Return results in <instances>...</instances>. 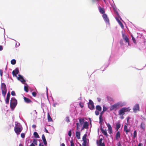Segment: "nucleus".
<instances>
[{
	"instance_id": "obj_1",
	"label": "nucleus",
	"mask_w": 146,
	"mask_h": 146,
	"mask_svg": "<svg viewBox=\"0 0 146 146\" xmlns=\"http://www.w3.org/2000/svg\"><path fill=\"white\" fill-rule=\"evenodd\" d=\"M17 104V100L14 97L11 98L10 103V107L12 110H14Z\"/></svg>"
},
{
	"instance_id": "obj_2",
	"label": "nucleus",
	"mask_w": 146,
	"mask_h": 146,
	"mask_svg": "<svg viewBox=\"0 0 146 146\" xmlns=\"http://www.w3.org/2000/svg\"><path fill=\"white\" fill-rule=\"evenodd\" d=\"M130 109L129 108H123L120 109L119 111V115H123L124 114L125 112H126L127 111H130Z\"/></svg>"
},
{
	"instance_id": "obj_3",
	"label": "nucleus",
	"mask_w": 146,
	"mask_h": 146,
	"mask_svg": "<svg viewBox=\"0 0 146 146\" xmlns=\"http://www.w3.org/2000/svg\"><path fill=\"white\" fill-rule=\"evenodd\" d=\"M16 125H17L16 124ZM14 129L15 132L17 134V135H19L20 134V133L23 130V127H19L15 126L14 127Z\"/></svg>"
},
{
	"instance_id": "obj_4",
	"label": "nucleus",
	"mask_w": 146,
	"mask_h": 146,
	"mask_svg": "<svg viewBox=\"0 0 146 146\" xmlns=\"http://www.w3.org/2000/svg\"><path fill=\"white\" fill-rule=\"evenodd\" d=\"M88 105V108L90 110H93L94 109V103L91 100H89Z\"/></svg>"
},
{
	"instance_id": "obj_5",
	"label": "nucleus",
	"mask_w": 146,
	"mask_h": 146,
	"mask_svg": "<svg viewBox=\"0 0 146 146\" xmlns=\"http://www.w3.org/2000/svg\"><path fill=\"white\" fill-rule=\"evenodd\" d=\"M119 104L118 103L114 104L110 107V110H112L114 109H117L119 108Z\"/></svg>"
},
{
	"instance_id": "obj_6",
	"label": "nucleus",
	"mask_w": 146,
	"mask_h": 146,
	"mask_svg": "<svg viewBox=\"0 0 146 146\" xmlns=\"http://www.w3.org/2000/svg\"><path fill=\"white\" fill-rule=\"evenodd\" d=\"M102 17L105 21V22L109 24V20L107 15L106 14H104L102 15Z\"/></svg>"
},
{
	"instance_id": "obj_7",
	"label": "nucleus",
	"mask_w": 146,
	"mask_h": 146,
	"mask_svg": "<svg viewBox=\"0 0 146 146\" xmlns=\"http://www.w3.org/2000/svg\"><path fill=\"white\" fill-rule=\"evenodd\" d=\"M19 77H17V79L20 81L22 83L25 84V80H24L23 78L21 75L19 74L18 75Z\"/></svg>"
},
{
	"instance_id": "obj_8",
	"label": "nucleus",
	"mask_w": 146,
	"mask_h": 146,
	"mask_svg": "<svg viewBox=\"0 0 146 146\" xmlns=\"http://www.w3.org/2000/svg\"><path fill=\"white\" fill-rule=\"evenodd\" d=\"M86 137L87 134H85L82 138V140L83 141V142L82 143L83 146H85L86 143Z\"/></svg>"
},
{
	"instance_id": "obj_9",
	"label": "nucleus",
	"mask_w": 146,
	"mask_h": 146,
	"mask_svg": "<svg viewBox=\"0 0 146 146\" xmlns=\"http://www.w3.org/2000/svg\"><path fill=\"white\" fill-rule=\"evenodd\" d=\"M133 111L135 113L137 112V110H139V106L138 104H135L133 108Z\"/></svg>"
},
{
	"instance_id": "obj_10",
	"label": "nucleus",
	"mask_w": 146,
	"mask_h": 146,
	"mask_svg": "<svg viewBox=\"0 0 146 146\" xmlns=\"http://www.w3.org/2000/svg\"><path fill=\"white\" fill-rule=\"evenodd\" d=\"M100 130L101 131H102V133L105 135L106 137H108V135L107 133V130L106 129H105V130H104L102 126H101V127L100 128Z\"/></svg>"
},
{
	"instance_id": "obj_11",
	"label": "nucleus",
	"mask_w": 146,
	"mask_h": 146,
	"mask_svg": "<svg viewBox=\"0 0 146 146\" xmlns=\"http://www.w3.org/2000/svg\"><path fill=\"white\" fill-rule=\"evenodd\" d=\"M10 94L9 92L7 94V98L5 100L6 103L7 104H9V100L10 97Z\"/></svg>"
},
{
	"instance_id": "obj_12",
	"label": "nucleus",
	"mask_w": 146,
	"mask_h": 146,
	"mask_svg": "<svg viewBox=\"0 0 146 146\" xmlns=\"http://www.w3.org/2000/svg\"><path fill=\"white\" fill-rule=\"evenodd\" d=\"M107 126L108 127L109 133L110 134H111L112 133V130L111 127L109 123L107 124Z\"/></svg>"
},
{
	"instance_id": "obj_13",
	"label": "nucleus",
	"mask_w": 146,
	"mask_h": 146,
	"mask_svg": "<svg viewBox=\"0 0 146 146\" xmlns=\"http://www.w3.org/2000/svg\"><path fill=\"white\" fill-rule=\"evenodd\" d=\"M122 37L123 39H124L125 40V42H127L128 44H129V40L128 38L127 37V36L125 35L124 34H123Z\"/></svg>"
},
{
	"instance_id": "obj_14",
	"label": "nucleus",
	"mask_w": 146,
	"mask_h": 146,
	"mask_svg": "<svg viewBox=\"0 0 146 146\" xmlns=\"http://www.w3.org/2000/svg\"><path fill=\"white\" fill-rule=\"evenodd\" d=\"M19 72V70L17 68H16L15 70H13L12 72V74L13 76H17V74H18Z\"/></svg>"
},
{
	"instance_id": "obj_15",
	"label": "nucleus",
	"mask_w": 146,
	"mask_h": 146,
	"mask_svg": "<svg viewBox=\"0 0 146 146\" xmlns=\"http://www.w3.org/2000/svg\"><path fill=\"white\" fill-rule=\"evenodd\" d=\"M23 99H24V101L27 103H30L32 102V101L29 98L24 97Z\"/></svg>"
},
{
	"instance_id": "obj_16",
	"label": "nucleus",
	"mask_w": 146,
	"mask_h": 146,
	"mask_svg": "<svg viewBox=\"0 0 146 146\" xmlns=\"http://www.w3.org/2000/svg\"><path fill=\"white\" fill-rule=\"evenodd\" d=\"M89 124L87 121H85L82 130L84 129H87L88 128Z\"/></svg>"
},
{
	"instance_id": "obj_17",
	"label": "nucleus",
	"mask_w": 146,
	"mask_h": 146,
	"mask_svg": "<svg viewBox=\"0 0 146 146\" xmlns=\"http://www.w3.org/2000/svg\"><path fill=\"white\" fill-rule=\"evenodd\" d=\"M1 88L2 91L7 90L6 86L4 83H1Z\"/></svg>"
},
{
	"instance_id": "obj_18",
	"label": "nucleus",
	"mask_w": 146,
	"mask_h": 146,
	"mask_svg": "<svg viewBox=\"0 0 146 146\" xmlns=\"http://www.w3.org/2000/svg\"><path fill=\"white\" fill-rule=\"evenodd\" d=\"M42 139L43 140L44 143L45 145H46L47 144V142L46 141L45 136L44 134H43L42 135Z\"/></svg>"
},
{
	"instance_id": "obj_19",
	"label": "nucleus",
	"mask_w": 146,
	"mask_h": 146,
	"mask_svg": "<svg viewBox=\"0 0 146 146\" xmlns=\"http://www.w3.org/2000/svg\"><path fill=\"white\" fill-rule=\"evenodd\" d=\"M98 9L100 13L102 14H104L105 11L103 8H102L100 6H99L98 7Z\"/></svg>"
},
{
	"instance_id": "obj_20",
	"label": "nucleus",
	"mask_w": 146,
	"mask_h": 146,
	"mask_svg": "<svg viewBox=\"0 0 146 146\" xmlns=\"http://www.w3.org/2000/svg\"><path fill=\"white\" fill-rule=\"evenodd\" d=\"M127 125H125L124 127V130L125 131L126 134H127L130 131L129 129H127Z\"/></svg>"
},
{
	"instance_id": "obj_21",
	"label": "nucleus",
	"mask_w": 146,
	"mask_h": 146,
	"mask_svg": "<svg viewBox=\"0 0 146 146\" xmlns=\"http://www.w3.org/2000/svg\"><path fill=\"white\" fill-rule=\"evenodd\" d=\"M76 136L78 139H80V133L79 131H76Z\"/></svg>"
},
{
	"instance_id": "obj_22",
	"label": "nucleus",
	"mask_w": 146,
	"mask_h": 146,
	"mask_svg": "<svg viewBox=\"0 0 146 146\" xmlns=\"http://www.w3.org/2000/svg\"><path fill=\"white\" fill-rule=\"evenodd\" d=\"M116 139L117 140L120 137V134L119 131H118L116 135L115 136Z\"/></svg>"
},
{
	"instance_id": "obj_23",
	"label": "nucleus",
	"mask_w": 146,
	"mask_h": 146,
	"mask_svg": "<svg viewBox=\"0 0 146 146\" xmlns=\"http://www.w3.org/2000/svg\"><path fill=\"white\" fill-rule=\"evenodd\" d=\"M140 127L141 129L144 130L145 129V124L144 123L142 122L141 124Z\"/></svg>"
},
{
	"instance_id": "obj_24",
	"label": "nucleus",
	"mask_w": 146,
	"mask_h": 146,
	"mask_svg": "<svg viewBox=\"0 0 146 146\" xmlns=\"http://www.w3.org/2000/svg\"><path fill=\"white\" fill-rule=\"evenodd\" d=\"M47 116L48 121L49 122L52 121L53 120L48 113Z\"/></svg>"
},
{
	"instance_id": "obj_25",
	"label": "nucleus",
	"mask_w": 146,
	"mask_h": 146,
	"mask_svg": "<svg viewBox=\"0 0 146 146\" xmlns=\"http://www.w3.org/2000/svg\"><path fill=\"white\" fill-rule=\"evenodd\" d=\"M121 126L119 122L117 123L116 124V130L117 131Z\"/></svg>"
},
{
	"instance_id": "obj_26",
	"label": "nucleus",
	"mask_w": 146,
	"mask_h": 146,
	"mask_svg": "<svg viewBox=\"0 0 146 146\" xmlns=\"http://www.w3.org/2000/svg\"><path fill=\"white\" fill-rule=\"evenodd\" d=\"M33 134H34V135L35 137L36 138H39V136L38 135V133L36 132H34Z\"/></svg>"
},
{
	"instance_id": "obj_27",
	"label": "nucleus",
	"mask_w": 146,
	"mask_h": 146,
	"mask_svg": "<svg viewBox=\"0 0 146 146\" xmlns=\"http://www.w3.org/2000/svg\"><path fill=\"white\" fill-rule=\"evenodd\" d=\"M102 138H101L98 141H97V144L98 145H100V144H102V143H102Z\"/></svg>"
},
{
	"instance_id": "obj_28",
	"label": "nucleus",
	"mask_w": 146,
	"mask_h": 146,
	"mask_svg": "<svg viewBox=\"0 0 146 146\" xmlns=\"http://www.w3.org/2000/svg\"><path fill=\"white\" fill-rule=\"evenodd\" d=\"M96 110L99 111H101L102 110L101 107L99 105H97L96 106Z\"/></svg>"
},
{
	"instance_id": "obj_29",
	"label": "nucleus",
	"mask_w": 146,
	"mask_h": 146,
	"mask_svg": "<svg viewBox=\"0 0 146 146\" xmlns=\"http://www.w3.org/2000/svg\"><path fill=\"white\" fill-rule=\"evenodd\" d=\"M84 119L81 118L79 119L80 123L81 125H82V124H83L84 122Z\"/></svg>"
},
{
	"instance_id": "obj_30",
	"label": "nucleus",
	"mask_w": 146,
	"mask_h": 146,
	"mask_svg": "<svg viewBox=\"0 0 146 146\" xmlns=\"http://www.w3.org/2000/svg\"><path fill=\"white\" fill-rule=\"evenodd\" d=\"M118 23H119V25L121 27V28L122 29H123V28L124 27V26H123V24L122 23H121V22L120 21H118Z\"/></svg>"
},
{
	"instance_id": "obj_31",
	"label": "nucleus",
	"mask_w": 146,
	"mask_h": 146,
	"mask_svg": "<svg viewBox=\"0 0 146 146\" xmlns=\"http://www.w3.org/2000/svg\"><path fill=\"white\" fill-rule=\"evenodd\" d=\"M99 120H100L99 123L100 124H101L102 123V121H103V119L102 117V116H101V115H100Z\"/></svg>"
},
{
	"instance_id": "obj_32",
	"label": "nucleus",
	"mask_w": 146,
	"mask_h": 146,
	"mask_svg": "<svg viewBox=\"0 0 146 146\" xmlns=\"http://www.w3.org/2000/svg\"><path fill=\"white\" fill-rule=\"evenodd\" d=\"M11 63L13 65L15 64L16 63V61L15 59H12L11 61Z\"/></svg>"
},
{
	"instance_id": "obj_33",
	"label": "nucleus",
	"mask_w": 146,
	"mask_h": 146,
	"mask_svg": "<svg viewBox=\"0 0 146 146\" xmlns=\"http://www.w3.org/2000/svg\"><path fill=\"white\" fill-rule=\"evenodd\" d=\"M24 89L26 92H29L28 86H25L24 87Z\"/></svg>"
},
{
	"instance_id": "obj_34",
	"label": "nucleus",
	"mask_w": 146,
	"mask_h": 146,
	"mask_svg": "<svg viewBox=\"0 0 146 146\" xmlns=\"http://www.w3.org/2000/svg\"><path fill=\"white\" fill-rule=\"evenodd\" d=\"M137 135V133L136 130H135L134 131V133H133V138L134 139H135V137H136Z\"/></svg>"
},
{
	"instance_id": "obj_35",
	"label": "nucleus",
	"mask_w": 146,
	"mask_h": 146,
	"mask_svg": "<svg viewBox=\"0 0 146 146\" xmlns=\"http://www.w3.org/2000/svg\"><path fill=\"white\" fill-rule=\"evenodd\" d=\"M2 94L4 97H5L7 92V90L2 91Z\"/></svg>"
},
{
	"instance_id": "obj_36",
	"label": "nucleus",
	"mask_w": 146,
	"mask_h": 146,
	"mask_svg": "<svg viewBox=\"0 0 146 146\" xmlns=\"http://www.w3.org/2000/svg\"><path fill=\"white\" fill-rule=\"evenodd\" d=\"M107 110V108L105 106H103V111H105Z\"/></svg>"
},
{
	"instance_id": "obj_37",
	"label": "nucleus",
	"mask_w": 146,
	"mask_h": 146,
	"mask_svg": "<svg viewBox=\"0 0 146 146\" xmlns=\"http://www.w3.org/2000/svg\"><path fill=\"white\" fill-rule=\"evenodd\" d=\"M70 146H75L73 140L70 141Z\"/></svg>"
},
{
	"instance_id": "obj_38",
	"label": "nucleus",
	"mask_w": 146,
	"mask_h": 146,
	"mask_svg": "<svg viewBox=\"0 0 146 146\" xmlns=\"http://www.w3.org/2000/svg\"><path fill=\"white\" fill-rule=\"evenodd\" d=\"M131 37H132V40H133L134 43H136V41L135 39V38H134V37H133V35H131Z\"/></svg>"
},
{
	"instance_id": "obj_39",
	"label": "nucleus",
	"mask_w": 146,
	"mask_h": 146,
	"mask_svg": "<svg viewBox=\"0 0 146 146\" xmlns=\"http://www.w3.org/2000/svg\"><path fill=\"white\" fill-rule=\"evenodd\" d=\"M33 143H35V144L36 145H37V141L36 139H33Z\"/></svg>"
},
{
	"instance_id": "obj_40",
	"label": "nucleus",
	"mask_w": 146,
	"mask_h": 146,
	"mask_svg": "<svg viewBox=\"0 0 146 146\" xmlns=\"http://www.w3.org/2000/svg\"><path fill=\"white\" fill-rule=\"evenodd\" d=\"M68 135L70 137L72 135V132H71V130H70V131H69L68 133Z\"/></svg>"
},
{
	"instance_id": "obj_41",
	"label": "nucleus",
	"mask_w": 146,
	"mask_h": 146,
	"mask_svg": "<svg viewBox=\"0 0 146 146\" xmlns=\"http://www.w3.org/2000/svg\"><path fill=\"white\" fill-rule=\"evenodd\" d=\"M32 94L33 96L35 97L36 96V94L35 92H34L32 93Z\"/></svg>"
},
{
	"instance_id": "obj_42",
	"label": "nucleus",
	"mask_w": 146,
	"mask_h": 146,
	"mask_svg": "<svg viewBox=\"0 0 146 146\" xmlns=\"http://www.w3.org/2000/svg\"><path fill=\"white\" fill-rule=\"evenodd\" d=\"M80 106L82 108H83L84 107V104L82 103L81 102H80L79 103Z\"/></svg>"
},
{
	"instance_id": "obj_43",
	"label": "nucleus",
	"mask_w": 146,
	"mask_h": 146,
	"mask_svg": "<svg viewBox=\"0 0 146 146\" xmlns=\"http://www.w3.org/2000/svg\"><path fill=\"white\" fill-rule=\"evenodd\" d=\"M66 121L67 122H68L70 121L69 117H66Z\"/></svg>"
},
{
	"instance_id": "obj_44",
	"label": "nucleus",
	"mask_w": 146,
	"mask_h": 146,
	"mask_svg": "<svg viewBox=\"0 0 146 146\" xmlns=\"http://www.w3.org/2000/svg\"><path fill=\"white\" fill-rule=\"evenodd\" d=\"M95 113L96 115H98L99 114L100 112L96 110L95 111Z\"/></svg>"
},
{
	"instance_id": "obj_45",
	"label": "nucleus",
	"mask_w": 146,
	"mask_h": 146,
	"mask_svg": "<svg viewBox=\"0 0 146 146\" xmlns=\"http://www.w3.org/2000/svg\"><path fill=\"white\" fill-rule=\"evenodd\" d=\"M11 94L12 96H15L16 94L15 92L14 91H12L11 92Z\"/></svg>"
},
{
	"instance_id": "obj_46",
	"label": "nucleus",
	"mask_w": 146,
	"mask_h": 146,
	"mask_svg": "<svg viewBox=\"0 0 146 146\" xmlns=\"http://www.w3.org/2000/svg\"><path fill=\"white\" fill-rule=\"evenodd\" d=\"M21 137L23 138H24L25 137V134L24 133H22L21 134Z\"/></svg>"
},
{
	"instance_id": "obj_47",
	"label": "nucleus",
	"mask_w": 146,
	"mask_h": 146,
	"mask_svg": "<svg viewBox=\"0 0 146 146\" xmlns=\"http://www.w3.org/2000/svg\"><path fill=\"white\" fill-rule=\"evenodd\" d=\"M76 125L77 129L78 130L79 128L80 127L79 125V124L78 123H76Z\"/></svg>"
},
{
	"instance_id": "obj_48",
	"label": "nucleus",
	"mask_w": 146,
	"mask_h": 146,
	"mask_svg": "<svg viewBox=\"0 0 146 146\" xmlns=\"http://www.w3.org/2000/svg\"><path fill=\"white\" fill-rule=\"evenodd\" d=\"M3 73V71L1 69H0V74L1 76L2 77V74Z\"/></svg>"
},
{
	"instance_id": "obj_49",
	"label": "nucleus",
	"mask_w": 146,
	"mask_h": 146,
	"mask_svg": "<svg viewBox=\"0 0 146 146\" xmlns=\"http://www.w3.org/2000/svg\"><path fill=\"white\" fill-rule=\"evenodd\" d=\"M99 145L100 146H105L104 143H103L102 144H100Z\"/></svg>"
},
{
	"instance_id": "obj_50",
	"label": "nucleus",
	"mask_w": 146,
	"mask_h": 146,
	"mask_svg": "<svg viewBox=\"0 0 146 146\" xmlns=\"http://www.w3.org/2000/svg\"><path fill=\"white\" fill-rule=\"evenodd\" d=\"M117 145H118V146H122L120 142H119L117 143Z\"/></svg>"
},
{
	"instance_id": "obj_51",
	"label": "nucleus",
	"mask_w": 146,
	"mask_h": 146,
	"mask_svg": "<svg viewBox=\"0 0 146 146\" xmlns=\"http://www.w3.org/2000/svg\"><path fill=\"white\" fill-rule=\"evenodd\" d=\"M104 111H102V112H101L100 113V115H101V116H102V115L104 113Z\"/></svg>"
},
{
	"instance_id": "obj_52",
	"label": "nucleus",
	"mask_w": 146,
	"mask_h": 146,
	"mask_svg": "<svg viewBox=\"0 0 146 146\" xmlns=\"http://www.w3.org/2000/svg\"><path fill=\"white\" fill-rule=\"evenodd\" d=\"M3 49V47L2 46H0V51L2 50Z\"/></svg>"
},
{
	"instance_id": "obj_53",
	"label": "nucleus",
	"mask_w": 146,
	"mask_h": 146,
	"mask_svg": "<svg viewBox=\"0 0 146 146\" xmlns=\"http://www.w3.org/2000/svg\"><path fill=\"white\" fill-rule=\"evenodd\" d=\"M32 127L33 128L35 129L36 127V125H32Z\"/></svg>"
},
{
	"instance_id": "obj_54",
	"label": "nucleus",
	"mask_w": 146,
	"mask_h": 146,
	"mask_svg": "<svg viewBox=\"0 0 146 146\" xmlns=\"http://www.w3.org/2000/svg\"><path fill=\"white\" fill-rule=\"evenodd\" d=\"M129 117H127V122H128V121H129Z\"/></svg>"
},
{
	"instance_id": "obj_55",
	"label": "nucleus",
	"mask_w": 146,
	"mask_h": 146,
	"mask_svg": "<svg viewBox=\"0 0 146 146\" xmlns=\"http://www.w3.org/2000/svg\"><path fill=\"white\" fill-rule=\"evenodd\" d=\"M97 99L98 102H100L101 101V99L99 98H98Z\"/></svg>"
},
{
	"instance_id": "obj_56",
	"label": "nucleus",
	"mask_w": 146,
	"mask_h": 146,
	"mask_svg": "<svg viewBox=\"0 0 146 146\" xmlns=\"http://www.w3.org/2000/svg\"><path fill=\"white\" fill-rule=\"evenodd\" d=\"M138 146H142V144L141 143H139L138 144Z\"/></svg>"
},
{
	"instance_id": "obj_57",
	"label": "nucleus",
	"mask_w": 146,
	"mask_h": 146,
	"mask_svg": "<svg viewBox=\"0 0 146 146\" xmlns=\"http://www.w3.org/2000/svg\"><path fill=\"white\" fill-rule=\"evenodd\" d=\"M30 146H35V145L33 143H32Z\"/></svg>"
},
{
	"instance_id": "obj_58",
	"label": "nucleus",
	"mask_w": 146,
	"mask_h": 146,
	"mask_svg": "<svg viewBox=\"0 0 146 146\" xmlns=\"http://www.w3.org/2000/svg\"><path fill=\"white\" fill-rule=\"evenodd\" d=\"M61 146H65L64 143H62L61 144Z\"/></svg>"
},
{
	"instance_id": "obj_59",
	"label": "nucleus",
	"mask_w": 146,
	"mask_h": 146,
	"mask_svg": "<svg viewBox=\"0 0 146 146\" xmlns=\"http://www.w3.org/2000/svg\"><path fill=\"white\" fill-rule=\"evenodd\" d=\"M120 43L121 44H123V41L121 40L120 42Z\"/></svg>"
},
{
	"instance_id": "obj_60",
	"label": "nucleus",
	"mask_w": 146,
	"mask_h": 146,
	"mask_svg": "<svg viewBox=\"0 0 146 146\" xmlns=\"http://www.w3.org/2000/svg\"><path fill=\"white\" fill-rule=\"evenodd\" d=\"M124 118V117L123 116V115L120 117V118L121 119H123Z\"/></svg>"
},
{
	"instance_id": "obj_61",
	"label": "nucleus",
	"mask_w": 146,
	"mask_h": 146,
	"mask_svg": "<svg viewBox=\"0 0 146 146\" xmlns=\"http://www.w3.org/2000/svg\"><path fill=\"white\" fill-rule=\"evenodd\" d=\"M45 130H46V132L47 133H48V131L46 128H45Z\"/></svg>"
},
{
	"instance_id": "obj_62",
	"label": "nucleus",
	"mask_w": 146,
	"mask_h": 146,
	"mask_svg": "<svg viewBox=\"0 0 146 146\" xmlns=\"http://www.w3.org/2000/svg\"><path fill=\"white\" fill-rule=\"evenodd\" d=\"M19 146H23V145H22V144H20L19 145Z\"/></svg>"
},
{
	"instance_id": "obj_63",
	"label": "nucleus",
	"mask_w": 146,
	"mask_h": 146,
	"mask_svg": "<svg viewBox=\"0 0 146 146\" xmlns=\"http://www.w3.org/2000/svg\"><path fill=\"white\" fill-rule=\"evenodd\" d=\"M39 146H41V143H40L39 144Z\"/></svg>"
},
{
	"instance_id": "obj_64",
	"label": "nucleus",
	"mask_w": 146,
	"mask_h": 146,
	"mask_svg": "<svg viewBox=\"0 0 146 146\" xmlns=\"http://www.w3.org/2000/svg\"><path fill=\"white\" fill-rule=\"evenodd\" d=\"M96 1H100V0H96Z\"/></svg>"
}]
</instances>
